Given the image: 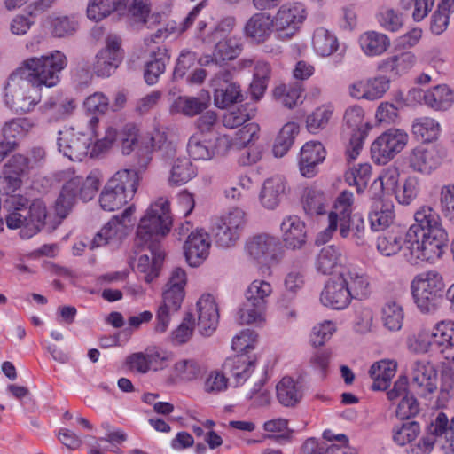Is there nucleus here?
<instances>
[{
  "instance_id": "obj_21",
  "label": "nucleus",
  "mask_w": 454,
  "mask_h": 454,
  "mask_svg": "<svg viewBox=\"0 0 454 454\" xmlns=\"http://www.w3.org/2000/svg\"><path fill=\"white\" fill-rule=\"evenodd\" d=\"M280 249L278 238L261 233L247 239L245 251L247 254L258 262H270L277 260V252Z\"/></svg>"
},
{
  "instance_id": "obj_61",
  "label": "nucleus",
  "mask_w": 454,
  "mask_h": 454,
  "mask_svg": "<svg viewBox=\"0 0 454 454\" xmlns=\"http://www.w3.org/2000/svg\"><path fill=\"white\" fill-rule=\"evenodd\" d=\"M344 121L350 129L351 136L366 137L368 123L364 121V112L362 107L353 106L348 107L344 114Z\"/></svg>"
},
{
  "instance_id": "obj_26",
  "label": "nucleus",
  "mask_w": 454,
  "mask_h": 454,
  "mask_svg": "<svg viewBox=\"0 0 454 454\" xmlns=\"http://www.w3.org/2000/svg\"><path fill=\"white\" fill-rule=\"evenodd\" d=\"M198 328L204 336H210L216 329L219 310L215 299L211 294H203L197 302Z\"/></svg>"
},
{
  "instance_id": "obj_54",
  "label": "nucleus",
  "mask_w": 454,
  "mask_h": 454,
  "mask_svg": "<svg viewBox=\"0 0 454 454\" xmlns=\"http://www.w3.org/2000/svg\"><path fill=\"white\" fill-rule=\"evenodd\" d=\"M434 345L432 329L421 327L417 333L411 334L406 340L407 349L416 355H424Z\"/></svg>"
},
{
  "instance_id": "obj_60",
  "label": "nucleus",
  "mask_w": 454,
  "mask_h": 454,
  "mask_svg": "<svg viewBox=\"0 0 454 454\" xmlns=\"http://www.w3.org/2000/svg\"><path fill=\"white\" fill-rule=\"evenodd\" d=\"M196 175V168L189 159H176L172 165L168 182L173 185H182L189 182Z\"/></svg>"
},
{
  "instance_id": "obj_49",
  "label": "nucleus",
  "mask_w": 454,
  "mask_h": 454,
  "mask_svg": "<svg viewBox=\"0 0 454 454\" xmlns=\"http://www.w3.org/2000/svg\"><path fill=\"white\" fill-rule=\"evenodd\" d=\"M273 294L271 283L265 279L256 278L246 288L244 296L247 302H254L268 307L269 300Z\"/></svg>"
},
{
  "instance_id": "obj_47",
  "label": "nucleus",
  "mask_w": 454,
  "mask_h": 454,
  "mask_svg": "<svg viewBox=\"0 0 454 454\" xmlns=\"http://www.w3.org/2000/svg\"><path fill=\"white\" fill-rule=\"evenodd\" d=\"M334 114V106L325 103L316 107L306 117V128L309 133L317 134L327 128Z\"/></svg>"
},
{
  "instance_id": "obj_31",
  "label": "nucleus",
  "mask_w": 454,
  "mask_h": 454,
  "mask_svg": "<svg viewBox=\"0 0 454 454\" xmlns=\"http://www.w3.org/2000/svg\"><path fill=\"white\" fill-rule=\"evenodd\" d=\"M286 183L283 176H274L267 178L259 193L260 204L268 210L277 208L285 194Z\"/></svg>"
},
{
  "instance_id": "obj_62",
  "label": "nucleus",
  "mask_w": 454,
  "mask_h": 454,
  "mask_svg": "<svg viewBox=\"0 0 454 454\" xmlns=\"http://www.w3.org/2000/svg\"><path fill=\"white\" fill-rule=\"evenodd\" d=\"M420 434V425L416 421H406L395 425L392 428V440L398 446L413 442Z\"/></svg>"
},
{
  "instance_id": "obj_16",
  "label": "nucleus",
  "mask_w": 454,
  "mask_h": 454,
  "mask_svg": "<svg viewBox=\"0 0 454 454\" xmlns=\"http://www.w3.org/2000/svg\"><path fill=\"white\" fill-rule=\"evenodd\" d=\"M445 158V152L437 145H419L408 154L409 167L416 173L429 176L440 168Z\"/></svg>"
},
{
  "instance_id": "obj_64",
  "label": "nucleus",
  "mask_w": 454,
  "mask_h": 454,
  "mask_svg": "<svg viewBox=\"0 0 454 454\" xmlns=\"http://www.w3.org/2000/svg\"><path fill=\"white\" fill-rule=\"evenodd\" d=\"M327 199L320 190L309 189L306 191L302 206L305 213L310 216L322 215L325 212Z\"/></svg>"
},
{
  "instance_id": "obj_53",
  "label": "nucleus",
  "mask_w": 454,
  "mask_h": 454,
  "mask_svg": "<svg viewBox=\"0 0 454 454\" xmlns=\"http://www.w3.org/2000/svg\"><path fill=\"white\" fill-rule=\"evenodd\" d=\"M266 313V306L246 301L238 312V319L241 325L262 326L267 321Z\"/></svg>"
},
{
  "instance_id": "obj_45",
  "label": "nucleus",
  "mask_w": 454,
  "mask_h": 454,
  "mask_svg": "<svg viewBox=\"0 0 454 454\" xmlns=\"http://www.w3.org/2000/svg\"><path fill=\"white\" fill-rule=\"evenodd\" d=\"M32 120L25 117H17L4 122L0 129V135L4 141H16L25 137L34 128Z\"/></svg>"
},
{
  "instance_id": "obj_39",
  "label": "nucleus",
  "mask_w": 454,
  "mask_h": 454,
  "mask_svg": "<svg viewBox=\"0 0 454 454\" xmlns=\"http://www.w3.org/2000/svg\"><path fill=\"white\" fill-rule=\"evenodd\" d=\"M395 218V206L391 201H375L369 214L371 228L375 231L389 227L394 223Z\"/></svg>"
},
{
  "instance_id": "obj_22",
  "label": "nucleus",
  "mask_w": 454,
  "mask_h": 454,
  "mask_svg": "<svg viewBox=\"0 0 454 454\" xmlns=\"http://www.w3.org/2000/svg\"><path fill=\"white\" fill-rule=\"evenodd\" d=\"M210 247L209 236L204 230L191 231L184 245L185 259L189 265L200 266L207 258Z\"/></svg>"
},
{
  "instance_id": "obj_19",
  "label": "nucleus",
  "mask_w": 454,
  "mask_h": 454,
  "mask_svg": "<svg viewBox=\"0 0 454 454\" xmlns=\"http://www.w3.org/2000/svg\"><path fill=\"white\" fill-rule=\"evenodd\" d=\"M121 38L109 35L106 38V46L96 55L93 65L94 73L99 77H109L115 72L123 59Z\"/></svg>"
},
{
  "instance_id": "obj_27",
  "label": "nucleus",
  "mask_w": 454,
  "mask_h": 454,
  "mask_svg": "<svg viewBox=\"0 0 454 454\" xmlns=\"http://www.w3.org/2000/svg\"><path fill=\"white\" fill-rule=\"evenodd\" d=\"M326 152L320 142L309 141L300 152L299 168L301 174L308 178L313 177L317 172L318 164L325 158Z\"/></svg>"
},
{
  "instance_id": "obj_35",
  "label": "nucleus",
  "mask_w": 454,
  "mask_h": 454,
  "mask_svg": "<svg viewBox=\"0 0 454 454\" xmlns=\"http://www.w3.org/2000/svg\"><path fill=\"white\" fill-rule=\"evenodd\" d=\"M142 245L148 247L151 257L147 254L140 255L137 262V270L144 273L145 281L150 283L159 275L160 263L164 259L165 254L160 245L150 243Z\"/></svg>"
},
{
  "instance_id": "obj_50",
  "label": "nucleus",
  "mask_w": 454,
  "mask_h": 454,
  "mask_svg": "<svg viewBox=\"0 0 454 454\" xmlns=\"http://www.w3.org/2000/svg\"><path fill=\"white\" fill-rule=\"evenodd\" d=\"M312 45L316 53L322 57L331 56L339 48L335 35L324 27H318L315 30Z\"/></svg>"
},
{
  "instance_id": "obj_36",
  "label": "nucleus",
  "mask_w": 454,
  "mask_h": 454,
  "mask_svg": "<svg viewBox=\"0 0 454 454\" xmlns=\"http://www.w3.org/2000/svg\"><path fill=\"white\" fill-rule=\"evenodd\" d=\"M205 6L206 0H203L192 9L186 18L179 25H176L175 21L168 22L166 27L159 28L153 35L145 37V43H148L149 42L156 43L159 40L166 39L171 34H182L185 32L194 23L200 11Z\"/></svg>"
},
{
  "instance_id": "obj_55",
  "label": "nucleus",
  "mask_w": 454,
  "mask_h": 454,
  "mask_svg": "<svg viewBox=\"0 0 454 454\" xmlns=\"http://www.w3.org/2000/svg\"><path fill=\"white\" fill-rule=\"evenodd\" d=\"M207 101L208 97L205 99L195 97H178L170 106V112L194 116L207 107Z\"/></svg>"
},
{
  "instance_id": "obj_13",
  "label": "nucleus",
  "mask_w": 454,
  "mask_h": 454,
  "mask_svg": "<svg viewBox=\"0 0 454 454\" xmlns=\"http://www.w3.org/2000/svg\"><path fill=\"white\" fill-rule=\"evenodd\" d=\"M409 136L401 129H389L380 135L371 145L372 160L377 164L390 161L406 146Z\"/></svg>"
},
{
  "instance_id": "obj_57",
  "label": "nucleus",
  "mask_w": 454,
  "mask_h": 454,
  "mask_svg": "<svg viewBox=\"0 0 454 454\" xmlns=\"http://www.w3.org/2000/svg\"><path fill=\"white\" fill-rule=\"evenodd\" d=\"M48 22L51 35L57 38L71 36L78 29V21L74 16H50Z\"/></svg>"
},
{
  "instance_id": "obj_52",
  "label": "nucleus",
  "mask_w": 454,
  "mask_h": 454,
  "mask_svg": "<svg viewBox=\"0 0 454 454\" xmlns=\"http://www.w3.org/2000/svg\"><path fill=\"white\" fill-rule=\"evenodd\" d=\"M454 12V4L450 0H441L430 20V30L435 35H442L450 24V14Z\"/></svg>"
},
{
  "instance_id": "obj_3",
  "label": "nucleus",
  "mask_w": 454,
  "mask_h": 454,
  "mask_svg": "<svg viewBox=\"0 0 454 454\" xmlns=\"http://www.w3.org/2000/svg\"><path fill=\"white\" fill-rule=\"evenodd\" d=\"M27 200L23 196L12 193L2 195V202L10 213L6 216L9 229H20V236L29 239L43 227L47 215L46 206L40 200H34L27 207Z\"/></svg>"
},
{
  "instance_id": "obj_8",
  "label": "nucleus",
  "mask_w": 454,
  "mask_h": 454,
  "mask_svg": "<svg viewBox=\"0 0 454 454\" xmlns=\"http://www.w3.org/2000/svg\"><path fill=\"white\" fill-rule=\"evenodd\" d=\"M186 283L187 275L184 269L176 268L171 271L162 294V302L156 313L155 332L162 333L168 330L172 315L181 308Z\"/></svg>"
},
{
  "instance_id": "obj_48",
  "label": "nucleus",
  "mask_w": 454,
  "mask_h": 454,
  "mask_svg": "<svg viewBox=\"0 0 454 454\" xmlns=\"http://www.w3.org/2000/svg\"><path fill=\"white\" fill-rule=\"evenodd\" d=\"M273 98L283 106L293 109L303 102V90L298 83L280 84L274 89Z\"/></svg>"
},
{
  "instance_id": "obj_6",
  "label": "nucleus",
  "mask_w": 454,
  "mask_h": 454,
  "mask_svg": "<svg viewBox=\"0 0 454 454\" xmlns=\"http://www.w3.org/2000/svg\"><path fill=\"white\" fill-rule=\"evenodd\" d=\"M139 176L136 170L121 169L106 182L100 195L99 205L105 211H115L130 201L137 190Z\"/></svg>"
},
{
  "instance_id": "obj_18",
  "label": "nucleus",
  "mask_w": 454,
  "mask_h": 454,
  "mask_svg": "<svg viewBox=\"0 0 454 454\" xmlns=\"http://www.w3.org/2000/svg\"><path fill=\"white\" fill-rule=\"evenodd\" d=\"M411 388L420 397L427 398L437 389V370L427 359H417L411 366Z\"/></svg>"
},
{
  "instance_id": "obj_9",
  "label": "nucleus",
  "mask_w": 454,
  "mask_h": 454,
  "mask_svg": "<svg viewBox=\"0 0 454 454\" xmlns=\"http://www.w3.org/2000/svg\"><path fill=\"white\" fill-rule=\"evenodd\" d=\"M98 123L97 116L87 122V129L75 127H65L58 135V148L63 155L73 161H82L88 155L91 157L92 141Z\"/></svg>"
},
{
  "instance_id": "obj_29",
  "label": "nucleus",
  "mask_w": 454,
  "mask_h": 454,
  "mask_svg": "<svg viewBox=\"0 0 454 454\" xmlns=\"http://www.w3.org/2000/svg\"><path fill=\"white\" fill-rule=\"evenodd\" d=\"M427 433L437 438L438 446L446 453H454V418L449 424L444 412H438L427 428Z\"/></svg>"
},
{
  "instance_id": "obj_24",
  "label": "nucleus",
  "mask_w": 454,
  "mask_h": 454,
  "mask_svg": "<svg viewBox=\"0 0 454 454\" xmlns=\"http://www.w3.org/2000/svg\"><path fill=\"white\" fill-rule=\"evenodd\" d=\"M414 220L415 223L410 226L406 236L446 231L442 227L440 215L432 206H420L414 213Z\"/></svg>"
},
{
  "instance_id": "obj_25",
  "label": "nucleus",
  "mask_w": 454,
  "mask_h": 454,
  "mask_svg": "<svg viewBox=\"0 0 454 454\" xmlns=\"http://www.w3.org/2000/svg\"><path fill=\"white\" fill-rule=\"evenodd\" d=\"M282 240L286 248L301 249L307 242L305 223L297 215H286L280 224Z\"/></svg>"
},
{
  "instance_id": "obj_5",
  "label": "nucleus",
  "mask_w": 454,
  "mask_h": 454,
  "mask_svg": "<svg viewBox=\"0 0 454 454\" xmlns=\"http://www.w3.org/2000/svg\"><path fill=\"white\" fill-rule=\"evenodd\" d=\"M65 178L67 181L55 203L56 212L62 218L66 217L77 199L89 201L94 198L100 186L103 175L98 169L91 170L86 177L67 171L65 173Z\"/></svg>"
},
{
  "instance_id": "obj_56",
  "label": "nucleus",
  "mask_w": 454,
  "mask_h": 454,
  "mask_svg": "<svg viewBox=\"0 0 454 454\" xmlns=\"http://www.w3.org/2000/svg\"><path fill=\"white\" fill-rule=\"evenodd\" d=\"M421 192V181L413 175L408 176L395 191V198L403 206L411 205Z\"/></svg>"
},
{
  "instance_id": "obj_33",
  "label": "nucleus",
  "mask_w": 454,
  "mask_h": 454,
  "mask_svg": "<svg viewBox=\"0 0 454 454\" xmlns=\"http://www.w3.org/2000/svg\"><path fill=\"white\" fill-rule=\"evenodd\" d=\"M416 63L417 58L414 53L403 51L382 59L378 65V69L394 77H400L409 73Z\"/></svg>"
},
{
  "instance_id": "obj_17",
  "label": "nucleus",
  "mask_w": 454,
  "mask_h": 454,
  "mask_svg": "<svg viewBox=\"0 0 454 454\" xmlns=\"http://www.w3.org/2000/svg\"><path fill=\"white\" fill-rule=\"evenodd\" d=\"M135 212L134 205L129 206L121 215H114L89 240L90 249H95L121 240L125 235L128 223Z\"/></svg>"
},
{
  "instance_id": "obj_4",
  "label": "nucleus",
  "mask_w": 454,
  "mask_h": 454,
  "mask_svg": "<svg viewBox=\"0 0 454 454\" xmlns=\"http://www.w3.org/2000/svg\"><path fill=\"white\" fill-rule=\"evenodd\" d=\"M235 25L236 19L233 16L224 17L210 27L206 20H200L196 26L195 35L203 43H215L214 56L223 63L234 59L242 51L241 39L229 36Z\"/></svg>"
},
{
  "instance_id": "obj_32",
  "label": "nucleus",
  "mask_w": 454,
  "mask_h": 454,
  "mask_svg": "<svg viewBox=\"0 0 454 454\" xmlns=\"http://www.w3.org/2000/svg\"><path fill=\"white\" fill-rule=\"evenodd\" d=\"M274 30L272 16L267 12H256L246 22L244 33L246 36L256 43L265 42Z\"/></svg>"
},
{
  "instance_id": "obj_40",
  "label": "nucleus",
  "mask_w": 454,
  "mask_h": 454,
  "mask_svg": "<svg viewBox=\"0 0 454 454\" xmlns=\"http://www.w3.org/2000/svg\"><path fill=\"white\" fill-rule=\"evenodd\" d=\"M411 132L422 142L432 143L440 137L442 126L440 122L433 117L421 116L413 120Z\"/></svg>"
},
{
  "instance_id": "obj_12",
  "label": "nucleus",
  "mask_w": 454,
  "mask_h": 454,
  "mask_svg": "<svg viewBox=\"0 0 454 454\" xmlns=\"http://www.w3.org/2000/svg\"><path fill=\"white\" fill-rule=\"evenodd\" d=\"M247 223L246 213L239 207L215 218L211 232L215 245L222 248L234 247L239 240Z\"/></svg>"
},
{
  "instance_id": "obj_2",
  "label": "nucleus",
  "mask_w": 454,
  "mask_h": 454,
  "mask_svg": "<svg viewBox=\"0 0 454 454\" xmlns=\"http://www.w3.org/2000/svg\"><path fill=\"white\" fill-rule=\"evenodd\" d=\"M353 204L354 194L348 191L341 192L328 213L327 226L317 235V245L330 241L337 231L342 239L350 238L357 246L365 243L364 220L361 215L352 216Z\"/></svg>"
},
{
  "instance_id": "obj_15",
  "label": "nucleus",
  "mask_w": 454,
  "mask_h": 454,
  "mask_svg": "<svg viewBox=\"0 0 454 454\" xmlns=\"http://www.w3.org/2000/svg\"><path fill=\"white\" fill-rule=\"evenodd\" d=\"M307 18V10L301 3L282 4L272 17L274 31L281 38H291Z\"/></svg>"
},
{
  "instance_id": "obj_51",
  "label": "nucleus",
  "mask_w": 454,
  "mask_h": 454,
  "mask_svg": "<svg viewBox=\"0 0 454 454\" xmlns=\"http://www.w3.org/2000/svg\"><path fill=\"white\" fill-rule=\"evenodd\" d=\"M203 372L201 364L193 358H185L176 361L172 368L171 372L175 379L191 382L200 377Z\"/></svg>"
},
{
  "instance_id": "obj_58",
  "label": "nucleus",
  "mask_w": 454,
  "mask_h": 454,
  "mask_svg": "<svg viewBox=\"0 0 454 454\" xmlns=\"http://www.w3.org/2000/svg\"><path fill=\"white\" fill-rule=\"evenodd\" d=\"M404 313L402 306L395 301H387L381 309L384 327L391 332L399 331L403 323Z\"/></svg>"
},
{
  "instance_id": "obj_41",
  "label": "nucleus",
  "mask_w": 454,
  "mask_h": 454,
  "mask_svg": "<svg viewBox=\"0 0 454 454\" xmlns=\"http://www.w3.org/2000/svg\"><path fill=\"white\" fill-rule=\"evenodd\" d=\"M129 17L132 26L140 27L146 25L151 27L160 20V13L150 14L148 0H131L129 7Z\"/></svg>"
},
{
  "instance_id": "obj_30",
  "label": "nucleus",
  "mask_w": 454,
  "mask_h": 454,
  "mask_svg": "<svg viewBox=\"0 0 454 454\" xmlns=\"http://www.w3.org/2000/svg\"><path fill=\"white\" fill-rule=\"evenodd\" d=\"M351 299L365 300L372 293V287L368 276L359 269L348 267L340 273Z\"/></svg>"
},
{
  "instance_id": "obj_38",
  "label": "nucleus",
  "mask_w": 454,
  "mask_h": 454,
  "mask_svg": "<svg viewBox=\"0 0 454 454\" xmlns=\"http://www.w3.org/2000/svg\"><path fill=\"white\" fill-rule=\"evenodd\" d=\"M397 363L392 359H383L375 362L369 370V374L373 380L372 389L379 391L387 388L390 380L395 375Z\"/></svg>"
},
{
  "instance_id": "obj_11",
  "label": "nucleus",
  "mask_w": 454,
  "mask_h": 454,
  "mask_svg": "<svg viewBox=\"0 0 454 454\" xmlns=\"http://www.w3.org/2000/svg\"><path fill=\"white\" fill-rule=\"evenodd\" d=\"M406 238L408 246L405 256L411 264L422 262L434 263L442 258L449 241L447 231L420 233Z\"/></svg>"
},
{
  "instance_id": "obj_10",
  "label": "nucleus",
  "mask_w": 454,
  "mask_h": 454,
  "mask_svg": "<svg viewBox=\"0 0 454 454\" xmlns=\"http://www.w3.org/2000/svg\"><path fill=\"white\" fill-rule=\"evenodd\" d=\"M444 288L443 278L435 270L418 274L411 284L414 302L423 314H433L438 309Z\"/></svg>"
},
{
  "instance_id": "obj_42",
  "label": "nucleus",
  "mask_w": 454,
  "mask_h": 454,
  "mask_svg": "<svg viewBox=\"0 0 454 454\" xmlns=\"http://www.w3.org/2000/svg\"><path fill=\"white\" fill-rule=\"evenodd\" d=\"M277 398L286 407H294L303 396L302 385L290 377H284L276 386Z\"/></svg>"
},
{
  "instance_id": "obj_44",
  "label": "nucleus",
  "mask_w": 454,
  "mask_h": 454,
  "mask_svg": "<svg viewBox=\"0 0 454 454\" xmlns=\"http://www.w3.org/2000/svg\"><path fill=\"white\" fill-rule=\"evenodd\" d=\"M358 42L362 51L369 57L380 56L390 46L388 37L376 31L363 33Z\"/></svg>"
},
{
  "instance_id": "obj_1",
  "label": "nucleus",
  "mask_w": 454,
  "mask_h": 454,
  "mask_svg": "<svg viewBox=\"0 0 454 454\" xmlns=\"http://www.w3.org/2000/svg\"><path fill=\"white\" fill-rule=\"evenodd\" d=\"M67 66V56L58 50L25 59L7 80L5 105L19 114L31 112L42 99L41 88L57 86Z\"/></svg>"
},
{
  "instance_id": "obj_37",
  "label": "nucleus",
  "mask_w": 454,
  "mask_h": 454,
  "mask_svg": "<svg viewBox=\"0 0 454 454\" xmlns=\"http://www.w3.org/2000/svg\"><path fill=\"white\" fill-rule=\"evenodd\" d=\"M76 105L73 98H64L61 95H53L48 98L40 106V111L48 115L50 121H59L69 116Z\"/></svg>"
},
{
  "instance_id": "obj_23",
  "label": "nucleus",
  "mask_w": 454,
  "mask_h": 454,
  "mask_svg": "<svg viewBox=\"0 0 454 454\" xmlns=\"http://www.w3.org/2000/svg\"><path fill=\"white\" fill-rule=\"evenodd\" d=\"M256 366L254 355L237 354L227 358L223 369L230 375L235 387L243 385L253 374Z\"/></svg>"
},
{
  "instance_id": "obj_43",
  "label": "nucleus",
  "mask_w": 454,
  "mask_h": 454,
  "mask_svg": "<svg viewBox=\"0 0 454 454\" xmlns=\"http://www.w3.org/2000/svg\"><path fill=\"white\" fill-rule=\"evenodd\" d=\"M345 257L341 249L336 246L330 245L323 247L316 260V269L318 272L327 275L332 274L339 266H341Z\"/></svg>"
},
{
  "instance_id": "obj_34",
  "label": "nucleus",
  "mask_w": 454,
  "mask_h": 454,
  "mask_svg": "<svg viewBox=\"0 0 454 454\" xmlns=\"http://www.w3.org/2000/svg\"><path fill=\"white\" fill-rule=\"evenodd\" d=\"M423 104L435 112H445L454 105V90L446 84H439L425 90Z\"/></svg>"
},
{
  "instance_id": "obj_46",
  "label": "nucleus",
  "mask_w": 454,
  "mask_h": 454,
  "mask_svg": "<svg viewBox=\"0 0 454 454\" xmlns=\"http://www.w3.org/2000/svg\"><path fill=\"white\" fill-rule=\"evenodd\" d=\"M151 57L153 59L146 63L144 76L147 84L153 85L165 72L170 57L168 50L162 47H157V50L152 52Z\"/></svg>"
},
{
  "instance_id": "obj_59",
  "label": "nucleus",
  "mask_w": 454,
  "mask_h": 454,
  "mask_svg": "<svg viewBox=\"0 0 454 454\" xmlns=\"http://www.w3.org/2000/svg\"><path fill=\"white\" fill-rule=\"evenodd\" d=\"M299 131L300 127L294 121L287 122L283 126L273 146V153L276 157H283L289 151Z\"/></svg>"
},
{
  "instance_id": "obj_14",
  "label": "nucleus",
  "mask_w": 454,
  "mask_h": 454,
  "mask_svg": "<svg viewBox=\"0 0 454 454\" xmlns=\"http://www.w3.org/2000/svg\"><path fill=\"white\" fill-rule=\"evenodd\" d=\"M230 147V140L225 136L195 133L190 137L187 152L195 160H209L223 154Z\"/></svg>"
},
{
  "instance_id": "obj_20",
  "label": "nucleus",
  "mask_w": 454,
  "mask_h": 454,
  "mask_svg": "<svg viewBox=\"0 0 454 454\" xmlns=\"http://www.w3.org/2000/svg\"><path fill=\"white\" fill-rule=\"evenodd\" d=\"M214 89V102L218 108H226L242 100L239 85L231 82L230 71L222 70L211 81Z\"/></svg>"
},
{
  "instance_id": "obj_28",
  "label": "nucleus",
  "mask_w": 454,
  "mask_h": 454,
  "mask_svg": "<svg viewBox=\"0 0 454 454\" xmlns=\"http://www.w3.org/2000/svg\"><path fill=\"white\" fill-rule=\"evenodd\" d=\"M351 301L348 290L340 277L328 281L320 295V301L324 306L336 310L345 309Z\"/></svg>"
},
{
  "instance_id": "obj_63",
  "label": "nucleus",
  "mask_w": 454,
  "mask_h": 454,
  "mask_svg": "<svg viewBox=\"0 0 454 454\" xmlns=\"http://www.w3.org/2000/svg\"><path fill=\"white\" fill-rule=\"evenodd\" d=\"M434 345L439 348H454V321L441 320L431 328Z\"/></svg>"
},
{
  "instance_id": "obj_7",
  "label": "nucleus",
  "mask_w": 454,
  "mask_h": 454,
  "mask_svg": "<svg viewBox=\"0 0 454 454\" xmlns=\"http://www.w3.org/2000/svg\"><path fill=\"white\" fill-rule=\"evenodd\" d=\"M171 223L169 202L165 198H159L140 219L137 230V244L160 245V239L169 232Z\"/></svg>"
}]
</instances>
